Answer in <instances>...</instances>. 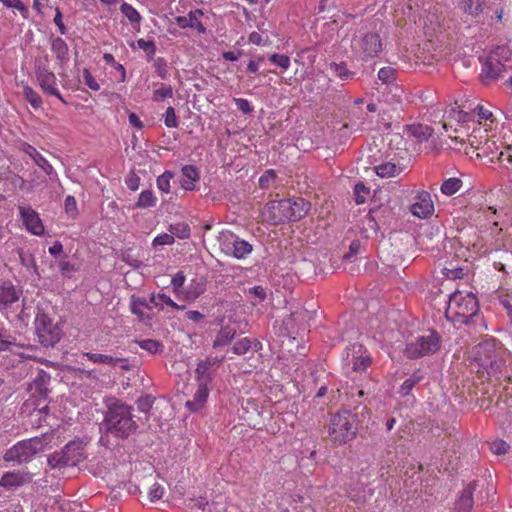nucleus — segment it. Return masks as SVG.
<instances>
[{
	"mask_svg": "<svg viewBox=\"0 0 512 512\" xmlns=\"http://www.w3.org/2000/svg\"><path fill=\"white\" fill-rule=\"evenodd\" d=\"M106 412L101 424L103 435L100 441L102 443L109 442V437L125 440L134 434L138 428L136 421L133 419V408L122 401L109 398L106 400Z\"/></svg>",
	"mask_w": 512,
	"mask_h": 512,
	"instance_id": "f257e3e1",
	"label": "nucleus"
},
{
	"mask_svg": "<svg viewBox=\"0 0 512 512\" xmlns=\"http://www.w3.org/2000/svg\"><path fill=\"white\" fill-rule=\"evenodd\" d=\"M311 205L303 198H288L269 201L263 209V216L272 224L298 221L305 217Z\"/></svg>",
	"mask_w": 512,
	"mask_h": 512,
	"instance_id": "f03ea898",
	"label": "nucleus"
},
{
	"mask_svg": "<svg viewBox=\"0 0 512 512\" xmlns=\"http://www.w3.org/2000/svg\"><path fill=\"white\" fill-rule=\"evenodd\" d=\"M478 310V301L472 293L456 291L449 297L445 315L454 323L469 324Z\"/></svg>",
	"mask_w": 512,
	"mask_h": 512,
	"instance_id": "7ed1b4c3",
	"label": "nucleus"
},
{
	"mask_svg": "<svg viewBox=\"0 0 512 512\" xmlns=\"http://www.w3.org/2000/svg\"><path fill=\"white\" fill-rule=\"evenodd\" d=\"M48 444L49 439L46 435L20 441L6 450L3 455V460L5 462H14L19 465L28 463L36 454L44 451Z\"/></svg>",
	"mask_w": 512,
	"mask_h": 512,
	"instance_id": "20e7f679",
	"label": "nucleus"
},
{
	"mask_svg": "<svg viewBox=\"0 0 512 512\" xmlns=\"http://www.w3.org/2000/svg\"><path fill=\"white\" fill-rule=\"evenodd\" d=\"M355 415L350 411L337 412L330 419L329 435L335 444H344L355 438L357 427Z\"/></svg>",
	"mask_w": 512,
	"mask_h": 512,
	"instance_id": "39448f33",
	"label": "nucleus"
},
{
	"mask_svg": "<svg viewBox=\"0 0 512 512\" xmlns=\"http://www.w3.org/2000/svg\"><path fill=\"white\" fill-rule=\"evenodd\" d=\"M510 50L505 47H497L483 64L481 78L485 84L497 80L507 71V62L510 60Z\"/></svg>",
	"mask_w": 512,
	"mask_h": 512,
	"instance_id": "423d86ee",
	"label": "nucleus"
},
{
	"mask_svg": "<svg viewBox=\"0 0 512 512\" xmlns=\"http://www.w3.org/2000/svg\"><path fill=\"white\" fill-rule=\"evenodd\" d=\"M85 458V448L80 441H70L61 451H56L48 457V465L52 469L76 466Z\"/></svg>",
	"mask_w": 512,
	"mask_h": 512,
	"instance_id": "0eeeda50",
	"label": "nucleus"
},
{
	"mask_svg": "<svg viewBox=\"0 0 512 512\" xmlns=\"http://www.w3.org/2000/svg\"><path fill=\"white\" fill-rule=\"evenodd\" d=\"M35 330L39 342L45 347H53L58 343L62 336V330L58 323H55L52 318L38 308L35 319Z\"/></svg>",
	"mask_w": 512,
	"mask_h": 512,
	"instance_id": "6e6552de",
	"label": "nucleus"
},
{
	"mask_svg": "<svg viewBox=\"0 0 512 512\" xmlns=\"http://www.w3.org/2000/svg\"><path fill=\"white\" fill-rule=\"evenodd\" d=\"M440 349V336L435 331H428L406 345L405 355L410 359L434 354Z\"/></svg>",
	"mask_w": 512,
	"mask_h": 512,
	"instance_id": "1a4fd4ad",
	"label": "nucleus"
},
{
	"mask_svg": "<svg viewBox=\"0 0 512 512\" xmlns=\"http://www.w3.org/2000/svg\"><path fill=\"white\" fill-rule=\"evenodd\" d=\"M475 361L488 375H497L503 364L492 342L486 341L475 347Z\"/></svg>",
	"mask_w": 512,
	"mask_h": 512,
	"instance_id": "9d476101",
	"label": "nucleus"
},
{
	"mask_svg": "<svg viewBox=\"0 0 512 512\" xmlns=\"http://www.w3.org/2000/svg\"><path fill=\"white\" fill-rule=\"evenodd\" d=\"M221 246L226 254L233 255L237 259H241L252 252V245L249 242L232 233L224 236Z\"/></svg>",
	"mask_w": 512,
	"mask_h": 512,
	"instance_id": "9b49d317",
	"label": "nucleus"
},
{
	"mask_svg": "<svg viewBox=\"0 0 512 512\" xmlns=\"http://www.w3.org/2000/svg\"><path fill=\"white\" fill-rule=\"evenodd\" d=\"M358 49L363 58L377 57L383 49V42L376 32L363 34L358 41Z\"/></svg>",
	"mask_w": 512,
	"mask_h": 512,
	"instance_id": "f8f14e48",
	"label": "nucleus"
},
{
	"mask_svg": "<svg viewBox=\"0 0 512 512\" xmlns=\"http://www.w3.org/2000/svg\"><path fill=\"white\" fill-rule=\"evenodd\" d=\"M346 361L352 365L355 372H363L371 363L370 356L366 353L361 344H352L347 348Z\"/></svg>",
	"mask_w": 512,
	"mask_h": 512,
	"instance_id": "ddd939ff",
	"label": "nucleus"
},
{
	"mask_svg": "<svg viewBox=\"0 0 512 512\" xmlns=\"http://www.w3.org/2000/svg\"><path fill=\"white\" fill-rule=\"evenodd\" d=\"M35 74L40 87L45 93L54 95L64 102V99L56 87V76L52 71L48 69L47 66L41 64L37 65Z\"/></svg>",
	"mask_w": 512,
	"mask_h": 512,
	"instance_id": "4468645a",
	"label": "nucleus"
},
{
	"mask_svg": "<svg viewBox=\"0 0 512 512\" xmlns=\"http://www.w3.org/2000/svg\"><path fill=\"white\" fill-rule=\"evenodd\" d=\"M33 480V474L28 470L8 471L0 479V486L6 490H13L30 484Z\"/></svg>",
	"mask_w": 512,
	"mask_h": 512,
	"instance_id": "2eb2a0df",
	"label": "nucleus"
},
{
	"mask_svg": "<svg viewBox=\"0 0 512 512\" xmlns=\"http://www.w3.org/2000/svg\"><path fill=\"white\" fill-rule=\"evenodd\" d=\"M22 289L8 280H0V311L6 310L20 299Z\"/></svg>",
	"mask_w": 512,
	"mask_h": 512,
	"instance_id": "dca6fc26",
	"label": "nucleus"
},
{
	"mask_svg": "<svg viewBox=\"0 0 512 512\" xmlns=\"http://www.w3.org/2000/svg\"><path fill=\"white\" fill-rule=\"evenodd\" d=\"M415 199L416 201L410 207L411 213L419 218L429 217L434 211L430 193L424 190L420 191Z\"/></svg>",
	"mask_w": 512,
	"mask_h": 512,
	"instance_id": "f3484780",
	"label": "nucleus"
},
{
	"mask_svg": "<svg viewBox=\"0 0 512 512\" xmlns=\"http://www.w3.org/2000/svg\"><path fill=\"white\" fill-rule=\"evenodd\" d=\"M19 213L27 230L34 235H42L44 233V226L36 211L30 207L20 206Z\"/></svg>",
	"mask_w": 512,
	"mask_h": 512,
	"instance_id": "a211bd4d",
	"label": "nucleus"
},
{
	"mask_svg": "<svg viewBox=\"0 0 512 512\" xmlns=\"http://www.w3.org/2000/svg\"><path fill=\"white\" fill-rule=\"evenodd\" d=\"M50 375L44 370H39L33 382L29 385L31 396H38L43 400H47L50 390L48 384L50 382Z\"/></svg>",
	"mask_w": 512,
	"mask_h": 512,
	"instance_id": "6ab92c4d",
	"label": "nucleus"
},
{
	"mask_svg": "<svg viewBox=\"0 0 512 512\" xmlns=\"http://www.w3.org/2000/svg\"><path fill=\"white\" fill-rule=\"evenodd\" d=\"M451 112L455 114L453 118L456 119L459 123H466L471 121L474 117V113H476L482 120H489L493 116L492 112L482 105H477L475 108L470 109V111H466L464 109L455 111L454 109H451Z\"/></svg>",
	"mask_w": 512,
	"mask_h": 512,
	"instance_id": "aec40b11",
	"label": "nucleus"
},
{
	"mask_svg": "<svg viewBox=\"0 0 512 512\" xmlns=\"http://www.w3.org/2000/svg\"><path fill=\"white\" fill-rule=\"evenodd\" d=\"M130 309L135 314L139 321L146 325L150 323L152 319V308L147 304L145 299H140L132 296Z\"/></svg>",
	"mask_w": 512,
	"mask_h": 512,
	"instance_id": "412c9836",
	"label": "nucleus"
},
{
	"mask_svg": "<svg viewBox=\"0 0 512 512\" xmlns=\"http://www.w3.org/2000/svg\"><path fill=\"white\" fill-rule=\"evenodd\" d=\"M207 385L208 384H206L205 382L198 383V388H197L196 392L194 393L193 399L188 400L186 402V406L190 411L197 412L205 404L208 394H209V389H208Z\"/></svg>",
	"mask_w": 512,
	"mask_h": 512,
	"instance_id": "4be33fe9",
	"label": "nucleus"
},
{
	"mask_svg": "<svg viewBox=\"0 0 512 512\" xmlns=\"http://www.w3.org/2000/svg\"><path fill=\"white\" fill-rule=\"evenodd\" d=\"M476 482L469 483L459 496L455 509L457 512H470L473 506V492L475 490Z\"/></svg>",
	"mask_w": 512,
	"mask_h": 512,
	"instance_id": "5701e85b",
	"label": "nucleus"
},
{
	"mask_svg": "<svg viewBox=\"0 0 512 512\" xmlns=\"http://www.w3.org/2000/svg\"><path fill=\"white\" fill-rule=\"evenodd\" d=\"M202 15L200 10L191 11L187 16H179L176 18V23L181 28H194L199 33H204L206 28L199 21L198 17Z\"/></svg>",
	"mask_w": 512,
	"mask_h": 512,
	"instance_id": "b1692460",
	"label": "nucleus"
},
{
	"mask_svg": "<svg viewBox=\"0 0 512 512\" xmlns=\"http://www.w3.org/2000/svg\"><path fill=\"white\" fill-rule=\"evenodd\" d=\"M84 356L87 357L90 361H92L94 363H103V364H107V365H110L113 367L120 363L121 364L120 367L123 370L130 369V365H129L127 359H124V358H117V357H112L109 355L96 354V353H90V352L84 353Z\"/></svg>",
	"mask_w": 512,
	"mask_h": 512,
	"instance_id": "393cba45",
	"label": "nucleus"
},
{
	"mask_svg": "<svg viewBox=\"0 0 512 512\" xmlns=\"http://www.w3.org/2000/svg\"><path fill=\"white\" fill-rule=\"evenodd\" d=\"M222 359L217 358H206L205 360L199 362L196 368V375L198 383L205 382L208 384L211 381V375L208 373V370L216 365L221 363Z\"/></svg>",
	"mask_w": 512,
	"mask_h": 512,
	"instance_id": "a878e982",
	"label": "nucleus"
},
{
	"mask_svg": "<svg viewBox=\"0 0 512 512\" xmlns=\"http://www.w3.org/2000/svg\"><path fill=\"white\" fill-rule=\"evenodd\" d=\"M199 178V172L196 167L192 165H186L182 168L181 186L185 190H194L195 182H197Z\"/></svg>",
	"mask_w": 512,
	"mask_h": 512,
	"instance_id": "bb28decb",
	"label": "nucleus"
},
{
	"mask_svg": "<svg viewBox=\"0 0 512 512\" xmlns=\"http://www.w3.org/2000/svg\"><path fill=\"white\" fill-rule=\"evenodd\" d=\"M236 328L231 325L222 326L213 341V347H221L228 345L236 336Z\"/></svg>",
	"mask_w": 512,
	"mask_h": 512,
	"instance_id": "cd10ccee",
	"label": "nucleus"
},
{
	"mask_svg": "<svg viewBox=\"0 0 512 512\" xmlns=\"http://www.w3.org/2000/svg\"><path fill=\"white\" fill-rule=\"evenodd\" d=\"M425 379V374L421 370L415 371L399 388V394L403 397L409 395L412 389Z\"/></svg>",
	"mask_w": 512,
	"mask_h": 512,
	"instance_id": "c85d7f7f",
	"label": "nucleus"
},
{
	"mask_svg": "<svg viewBox=\"0 0 512 512\" xmlns=\"http://www.w3.org/2000/svg\"><path fill=\"white\" fill-rule=\"evenodd\" d=\"M51 49L56 55V59L61 63L64 64L68 60V45L66 42L60 38H54L51 43Z\"/></svg>",
	"mask_w": 512,
	"mask_h": 512,
	"instance_id": "c756f323",
	"label": "nucleus"
},
{
	"mask_svg": "<svg viewBox=\"0 0 512 512\" xmlns=\"http://www.w3.org/2000/svg\"><path fill=\"white\" fill-rule=\"evenodd\" d=\"M483 4L482 0H461L460 2L462 10L474 17L482 12Z\"/></svg>",
	"mask_w": 512,
	"mask_h": 512,
	"instance_id": "7c9ffc66",
	"label": "nucleus"
},
{
	"mask_svg": "<svg viewBox=\"0 0 512 512\" xmlns=\"http://www.w3.org/2000/svg\"><path fill=\"white\" fill-rule=\"evenodd\" d=\"M462 187V181L459 178L446 179L441 185V192L447 196L457 193Z\"/></svg>",
	"mask_w": 512,
	"mask_h": 512,
	"instance_id": "2f4dec72",
	"label": "nucleus"
},
{
	"mask_svg": "<svg viewBox=\"0 0 512 512\" xmlns=\"http://www.w3.org/2000/svg\"><path fill=\"white\" fill-rule=\"evenodd\" d=\"M375 171L378 176L384 178L395 176L400 172V168L394 163L386 162L376 166Z\"/></svg>",
	"mask_w": 512,
	"mask_h": 512,
	"instance_id": "473e14b6",
	"label": "nucleus"
},
{
	"mask_svg": "<svg viewBox=\"0 0 512 512\" xmlns=\"http://www.w3.org/2000/svg\"><path fill=\"white\" fill-rule=\"evenodd\" d=\"M137 344L144 350L148 351L149 353L151 354H158V353H162L163 352V349H164V346L163 344L158 341V340H154V339H144V340H140V341H137Z\"/></svg>",
	"mask_w": 512,
	"mask_h": 512,
	"instance_id": "72a5a7b5",
	"label": "nucleus"
},
{
	"mask_svg": "<svg viewBox=\"0 0 512 512\" xmlns=\"http://www.w3.org/2000/svg\"><path fill=\"white\" fill-rule=\"evenodd\" d=\"M16 339L3 327H0V352L12 351V348L16 346Z\"/></svg>",
	"mask_w": 512,
	"mask_h": 512,
	"instance_id": "f704fd0d",
	"label": "nucleus"
},
{
	"mask_svg": "<svg viewBox=\"0 0 512 512\" xmlns=\"http://www.w3.org/2000/svg\"><path fill=\"white\" fill-rule=\"evenodd\" d=\"M151 303L154 304L156 307L160 306L161 309H163L162 304L165 303L168 306L177 309V310H183L185 309V306H180L177 303H175L169 296L166 294H158V295H152L150 299Z\"/></svg>",
	"mask_w": 512,
	"mask_h": 512,
	"instance_id": "c9c22d12",
	"label": "nucleus"
},
{
	"mask_svg": "<svg viewBox=\"0 0 512 512\" xmlns=\"http://www.w3.org/2000/svg\"><path fill=\"white\" fill-rule=\"evenodd\" d=\"M29 149L31 150V152H29V154L32 156V158L34 159L35 163L41 168L43 169V171L50 175L52 174L53 172V167L51 164H49V162L33 147L29 146Z\"/></svg>",
	"mask_w": 512,
	"mask_h": 512,
	"instance_id": "e433bc0d",
	"label": "nucleus"
},
{
	"mask_svg": "<svg viewBox=\"0 0 512 512\" xmlns=\"http://www.w3.org/2000/svg\"><path fill=\"white\" fill-rule=\"evenodd\" d=\"M169 231L171 235L176 236L180 239H187L190 236V227L185 222L171 224L169 226Z\"/></svg>",
	"mask_w": 512,
	"mask_h": 512,
	"instance_id": "4c0bfd02",
	"label": "nucleus"
},
{
	"mask_svg": "<svg viewBox=\"0 0 512 512\" xmlns=\"http://www.w3.org/2000/svg\"><path fill=\"white\" fill-rule=\"evenodd\" d=\"M411 134L420 141L427 140L433 132V129L429 126L418 124L410 126Z\"/></svg>",
	"mask_w": 512,
	"mask_h": 512,
	"instance_id": "58836bf2",
	"label": "nucleus"
},
{
	"mask_svg": "<svg viewBox=\"0 0 512 512\" xmlns=\"http://www.w3.org/2000/svg\"><path fill=\"white\" fill-rule=\"evenodd\" d=\"M23 95L33 108L38 109L42 106V99L40 95L30 86L26 85L23 87Z\"/></svg>",
	"mask_w": 512,
	"mask_h": 512,
	"instance_id": "ea45409f",
	"label": "nucleus"
},
{
	"mask_svg": "<svg viewBox=\"0 0 512 512\" xmlns=\"http://www.w3.org/2000/svg\"><path fill=\"white\" fill-rule=\"evenodd\" d=\"M156 204V198L153 195V192L150 190H144L139 195L138 201L136 202V207L138 208H148L154 206Z\"/></svg>",
	"mask_w": 512,
	"mask_h": 512,
	"instance_id": "a19ab883",
	"label": "nucleus"
},
{
	"mask_svg": "<svg viewBox=\"0 0 512 512\" xmlns=\"http://www.w3.org/2000/svg\"><path fill=\"white\" fill-rule=\"evenodd\" d=\"M120 11L122 14H124L130 22L132 23H140L142 17L141 15L139 14V12L134 8L132 7L130 4L128 3H123L121 6H120Z\"/></svg>",
	"mask_w": 512,
	"mask_h": 512,
	"instance_id": "79ce46f5",
	"label": "nucleus"
},
{
	"mask_svg": "<svg viewBox=\"0 0 512 512\" xmlns=\"http://www.w3.org/2000/svg\"><path fill=\"white\" fill-rule=\"evenodd\" d=\"M27 406H32L35 410H38L39 413H48L49 406L46 400L41 399L38 396H31L27 402Z\"/></svg>",
	"mask_w": 512,
	"mask_h": 512,
	"instance_id": "37998d69",
	"label": "nucleus"
},
{
	"mask_svg": "<svg viewBox=\"0 0 512 512\" xmlns=\"http://www.w3.org/2000/svg\"><path fill=\"white\" fill-rule=\"evenodd\" d=\"M378 78L384 84H390L396 80V70L392 67H383L378 72Z\"/></svg>",
	"mask_w": 512,
	"mask_h": 512,
	"instance_id": "c03bdc74",
	"label": "nucleus"
},
{
	"mask_svg": "<svg viewBox=\"0 0 512 512\" xmlns=\"http://www.w3.org/2000/svg\"><path fill=\"white\" fill-rule=\"evenodd\" d=\"M331 70L335 72V74L342 80H346L352 78L354 75L353 72L349 71L344 63H331Z\"/></svg>",
	"mask_w": 512,
	"mask_h": 512,
	"instance_id": "a18cd8bd",
	"label": "nucleus"
},
{
	"mask_svg": "<svg viewBox=\"0 0 512 512\" xmlns=\"http://www.w3.org/2000/svg\"><path fill=\"white\" fill-rule=\"evenodd\" d=\"M370 189L366 187L362 182H359L354 187L355 201L357 204H362L366 200V196L369 195Z\"/></svg>",
	"mask_w": 512,
	"mask_h": 512,
	"instance_id": "49530a36",
	"label": "nucleus"
},
{
	"mask_svg": "<svg viewBox=\"0 0 512 512\" xmlns=\"http://www.w3.org/2000/svg\"><path fill=\"white\" fill-rule=\"evenodd\" d=\"M173 178V174L170 171H165L162 175L157 178L158 188L165 193L170 191V180Z\"/></svg>",
	"mask_w": 512,
	"mask_h": 512,
	"instance_id": "de8ad7c7",
	"label": "nucleus"
},
{
	"mask_svg": "<svg viewBox=\"0 0 512 512\" xmlns=\"http://www.w3.org/2000/svg\"><path fill=\"white\" fill-rule=\"evenodd\" d=\"M252 347V341L249 338H242L233 346V352L237 355H243Z\"/></svg>",
	"mask_w": 512,
	"mask_h": 512,
	"instance_id": "09e8293b",
	"label": "nucleus"
},
{
	"mask_svg": "<svg viewBox=\"0 0 512 512\" xmlns=\"http://www.w3.org/2000/svg\"><path fill=\"white\" fill-rule=\"evenodd\" d=\"M185 505L190 509L197 508L199 510L204 511L206 507L209 505V502L205 497L200 496L198 498H190L186 500Z\"/></svg>",
	"mask_w": 512,
	"mask_h": 512,
	"instance_id": "8fccbe9b",
	"label": "nucleus"
},
{
	"mask_svg": "<svg viewBox=\"0 0 512 512\" xmlns=\"http://www.w3.org/2000/svg\"><path fill=\"white\" fill-rule=\"evenodd\" d=\"M269 60L283 70H287L290 66V58L284 54H272Z\"/></svg>",
	"mask_w": 512,
	"mask_h": 512,
	"instance_id": "3c124183",
	"label": "nucleus"
},
{
	"mask_svg": "<svg viewBox=\"0 0 512 512\" xmlns=\"http://www.w3.org/2000/svg\"><path fill=\"white\" fill-rule=\"evenodd\" d=\"M173 96V89L170 85H164L159 89H156L153 93L154 101H161L166 98H171Z\"/></svg>",
	"mask_w": 512,
	"mask_h": 512,
	"instance_id": "603ef678",
	"label": "nucleus"
},
{
	"mask_svg": "<svg viewBox=\"0 0 512 512\" xmlns=\"http://www.w3.org/2000/svg\"><path fill=\"white\" fill-rule=\"evenodd\" d=\"M509 444L506 443L504 440H495L492 443H490V450L493 454L496 455H504L509 451Z\"/></svg>",
	"mask_w": 512,
	"mask_h": 512,
	"instance_id": "864d4df0",
	"label": "nucleus"
},
{
	"mask_svg": "<svg viewBox=\"0 0 512 512\" xmlns=\"http://www.w3.org/2000/svg\"><path fill=\"white\" fill-rule=\"evenodd\" d=\"M153 403H154V398L152 396H150V395L142 396L136 402L137 408L141 412H144V413H147V412L150 411V409L152 408Z\"/></svg>",
	"mask_w": 512,
	"mask_h": 512,
	"instance_id": "5fc2aeb1",
	"label": "nucleus"
},
{
	"mask_svg": "<svg viewBox=\"0 0 512 512\" xmlns=\"http://www.w3.org/2000/svg\"><path fill=\"white\" fill-rule=\"evenodd\" d=\"M64 208H65V212L72 218H74L77 215V213H78L77 203L73 196L66 197L65 203H64Z\"/></svg>",
	"mask_w": 512,
	"mask_h": 512,
	"instance_id": "6e6d98bb",
	"label": "nucleus"
},
{
	"mask_svg": "<svg viewBox=\"0 0 512 512\" xmlns=\"http://www.w3.org/2000/svg\"><path fill=\"white\" fill-rule=\"evenodd\" d=\"M137 45L140 49L145 51L149 58H152L156 52V46L153 41H146L144 39H139L137 41Z\"/></svg>",
	"mask_w": 512,
	"mask_h": 512,
	"instance_id": "4d7b16f0",
	"label": "nucleus"
},
{
	"mask_svg": "<svg viewBox=\"0 0 512 512\" xmlns=\"http://www.w3.org/2000/svg\"><path fill=\"white\" fill-rule=\"evenodd\" d=\"M164 122L165 125L169 128H175L178 126L175 109L173 107L167 108Z\"/></svg>",
	"mask_w": 512,
	"mask_h": 512,
	"instance_id": "13d9d810",
	"label": "nucleus"
},
{
	"mask_svg": "<svg viewBox=\"0 0 512 512\" xmlns=\"http://www.w3.org/2000/svg\"><path fill=\"white\" fill-rule=\"evenodd\" d=\"M83 79L84 83L92 90L98 91L100 89L99 84L96 82L95 78L91 75L88 69H84L83 71Z\"/></svg>",
	"mask_w": 512,
	"mask_h": 512,
	"instance_id": "bf43d9fd",
	"label": "nucleus"
},
{
	"mask_svg": "<svg viewBox=\"0 0 512 512\" xmlns=\"http://www.w3.org/2000/svg\"><path fill=\"white\" fill-rule=\"evenodd\" d=\"M174 243V236L171 234H161L154 238L153 240V246H162L166 244H173Z\"/></svg>",
	"mask_w": 512,
	"mask_h": 512,
	"instance_id": "052dcab7",
	"label": "nucleus"
},
{
	"mask_svg": "<svg viewBox=\"0 0 512 512\" xmlns=\"http://www.w3.org/2000/svg\"><path fill=\"white\" fill-rule=\"evenodd\" d=\"M275 173L272 170H267L259 179V185L263 189L269 187L270 182L274 181Z\"/></svg>",
	"mask_w": 512,
	"mask_h": 512,
	"instance_id": "680f3d73",
	"label": "nucleus"
},
{
	"mask_svg": "<svg viewBox=\"0 0 512 512\" xmlns=\"http://www.w3.org/2000/svg\"><path fill=\"white\" fill-rule=\"evenodd\" d=\"M19 256H20V259H21V263L24 266H26L28 268L32 267V268H34L36 270V263H35V259H34L32 254L20 251L19 252Z\"/></svg>",
	"mask_w": 512,
	"mask_h": 512,
	"instance_id": "e2e57ef3",
	"label": "nucleus"
},
{
	"mask_svg": "<svg viewBox=\"0 0 512 512\" xmlns=\"http://www.w3.org/2000/svg\"><path fill=\"white\" fill-rule=\"evenodd\" d=\"M185 282V276L183 272H178L171 280V284L173 286V290L178 294L180 292V288L183 286Z\"/></svg>",
	"mask_w": 512,
	"mask_h": 512,
	"instance_id": "0e129e2a",
	"label": "nucleus"
},
{
	"mask_svg": "<svg viewBox=\"0 0 512 512\" xmlns=\"http://www.w3.org/2000/svg\"><path fill=\"white\" fill-rule=\"evenodd\" d=\"M163 495V487L158 484L154 483L149 491V497L151 501H156L162 498Z\"/></svg>",
	"mask_w": 512,
	"mask_h": 512,
	"instance_id": "69168bd1",
	"label": "nucleus"
},
{
	"mask_svg": "<svg viewBox=\"0 0 512 512\" xmlns=\"http://www.w3.org/2000/svg\"><path fill=\"white\" fill-rule=\"evenodd\" d=\"M360 248H361V243L359 240H355L353 241L350 246H349V252L344 254L343 258L345 260H349L351 259L352 257L356 256L359 251H360Z\"/></svg>",
	"mask_w": 512,
	"mask_h": 512,
	"instance_id": "338daca9",
	"label": "nucleus"
},
{
	"mask_svg": "<svg viewBox=\"0 0 512 512\" xmlns=\"http://www.w3.org/2000/svg\"><path fill=\"white\" fill-rule=\"evenodd\" d=\"M237 108L242 111L244 114H248L252 111V107L250 106V103L243 98H236L234 99Z\"/></svg>",
	"mask_w": 512,
	"mask_h": 512,
	"instance_id": "774afa93",
	"label": "nucleus"
}]
</instances>
